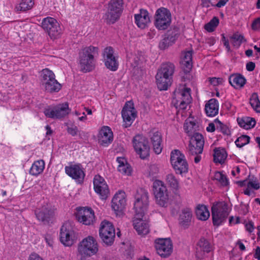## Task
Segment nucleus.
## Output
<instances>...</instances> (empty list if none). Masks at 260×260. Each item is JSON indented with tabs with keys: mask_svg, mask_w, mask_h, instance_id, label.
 <instances>
[{
	"mask_svg": "<svg viewBox=\"0 0 260 260\" xmlns=\"http://www.w3.org/2000/svg\"><path fill=\"white\" fill-rule=\"evenodd\" d=\"M148 192L146 189L140 188L137 190L134 207L135 214L133 225L138 234L140 235H145L149 231L148 223L142 220L148 207Z\"/></svg>",
	"mask_w": 260,
	"mask_h": 260,
	"instance_id": "obj_1",
	"label": "nucleus"
},
{
	"mask_svg": "<svg viewBox=\"0 0 260 260\" xmlns=\"http://www.w3.org/2000/svg\"><path fill=\"white\" fill-rule=\"evenodd\" d=\"M99 48L92 46L83 48L79 53V64L80 70L84 72H89L95 67V57L98 55Z\"/></svg>",
	"mask_w": 260,
	"mask_h": 260,
	"instance_id": "obj_2",
	"label": "nucleus"
},
{
	"mask_svg": "<svg viewBox=\"0 0 260 260\" xmlns=\"http://www.w3.org/2000/svg\"><path fill=\"white\" fill-rule=\"evenodd\" d=\"M204 145V139L202 135L195 133L191 138L189 144L187 148V154L191 160L199 163L201 160V154Z\"/></svg>",
	"mask_w": 260,
	"mask_h": 260,
	"instance_id": "obj_3",
	"label": "nucleus"
},
{
	"mask_svg": "<svg viewBox=\"0 0 260 260\" xmlns=\"http://www.w3.org/2000/svg\"><path fill=\"white\" fill-rule=\"evenodd\" d=\"M190 91V89L185 86H180L175 90L172 104L176 109L184 110L191 103L192 98Z\"/></svg>",
	"mask_w": 260,
	"mask_h": 260,
	"instance_id": "obj_4",
	"label": "nucleus"
},
{
	"mask_svg": "<svg viewBox=\"0 0 260 260\" xmlns=\"http://www.w3.org/2000/svg\"><path fill=\"white\" fill-rule=\"evenodd\" d=\"M123 0H111L108 3L104 19L109 24H113L120 17L123 10Z\"/></svg>",
	"mask_w": 260,
	"mask_h": 260,
	"instance_id": "obj_5",
	"label": "nucleus"
},
{
	"mask_svg": "<svg viewBox=\"0 0 260 260\" xmlns=\"http://www.w3.org/2000/svg\"><path fill=\"white\" fill-rule=\"evenodd\" d=\"M211 213L213 224L220 225L226 220L229 215L227 204L224 202L214 203Z\"/></svg>",
	"mask_w": 260,
	"mask_h": 260,
	"instance_id": "obj_6",
	"label": "nucleus"
},
{
	"mask_svg": "<svg viewBox=\"0 0 260 260\" xmlns=\"http://www.w3.org/2000/svg\"><path fill=\"white\" fill-rule=\"evenodd\" d=\"M171 162L177 174H182L188 172V165L184 155L178 150H174L171 154Z\"/></svg>",
	"mask_w": 260,
	"mask_h": 260,
	"instance_id": "obj_7",
	"label": "nucleus"
},
{
	"mask_svg": "<svg viewBox=\"0 0 260 260\" xmlns=\"http://www.w3.org/2000/svg\"><path fill=\"white\" fill-rule=\"evenodd\" d=\"M153 191L157 204L161 207L167 206L169 201V192L164 183L159 180L153 183Z\"/></svg>",
	"mask_w": 260,
	"mask_h": 260,
	"instance_id": "obj_8",
	"label": "nucleus"
},
{
	"mask_svg": "<svg viewBox=\"0 0 260 260\" xmlns=\"http://www.w3.org/2000/svg\"><path fill=\"white\" fill-rule=\"evenodd\" d=\"M70 112L69 104L65 102L52 107L46 108L44 113L48 118L60 119L67 116Z\"/></svg>",
	"mask_w": 260,
	"mask_h": 260,
	"instance_id": "obj_9",
	"label": "nucleus"
},
{
	"mask_svg": "<svg viewBox=\"0 0 260 260\" xmlns=\"http://www.w3.org/2000/svg\"><path fill=\"white\" fill-rule=\"evenodd\" d=\"M42 27L52 39L57 38L61 34V28L56 19L47 17L43 19Z\"/></svg>",
	"mask_w": 260,
	"mask_h": 260,
	"instance_id": "obj_10",
	"label": "nucleus"
},
{
	"mask_svg": "<svg viewBox=\"0 0 260 260\" xmlns=\"http://www.w3.org/2000/svg\"><path fill=\"white\" fill-rule=\"evenodd\" d=\"M171 14L169 10L161 7L158 9L155 14V26L159 30H165L170 25Z\"/></svg>",
	"mask_w": 260,
	"mask_h": 260,
	"instance_id": "obj_11",
	"label": "nucleus"
},
{
	"mask_svg": "<svg viewBox=\"0 0 260 260\" xmlns=\"http://www.w3.org/2000/svg\"><path fill=\"white\" fill-rule=\"evenodd\" d=\"M100 236L104 243L111 245L114 242L115 232L113 224L107 220L103 221L101 223L99 230Z\"/></svg>",
	"mask_w": 260,
	"mask_h": 260,
	"instance_id": "obj_12",
	"label": "nucleus"
},
{
	"mask_svg": "<svg viewBox=\"0 0 260 260\" xmlns=\"http://www.w3.org/2000/svg\"><path fill=\"white\" fill-rule=\"evenodd\" d=\"M133 145L137 153L141 159H144L149 155L150 148L147 140L141 135H137L133 139Z\"/></svg>",
	"mask_w": 260,
	"mask_h": 260,
	"instance_id": "obj_13",
	"label": "nucleus"
},
{
	"mask_svg": "<svg viewBox=\"0 0 260 260\" xmlns=\"http://www.w3.org/2000/svg\"><path fill=\"white\" fill-rule=\"evenodd\" d=\"M154 246L158 254L162 257L169 256L173 251V244L170 238H157Z\"/></svg>",
	"mask_w": 260,
	"mask_h": 260,
	"instance_id": "obj_14",
	"label": "nucleus"
},
{
	"mask_svg": "<svg viewBox=\"0 0 260 260\" xmlns=\"http://www.w3.org/2000/svg\"><path fill=\"white\" fill-rule=\"evenodd\" d=\"M78 250L81 254L90 256L98 251V244L93 237L88 236L80 243Z\"/></svg>",
	"mask_w": 260,
	"mask_h": 260,
	"instance_id": "obj_15",
	"label": "nucleus"
},
{
	"mask_svg": "<svg viewBox=\"0 0 260 260\" xmlns=\"http://www.w3.org/2000/svg\"><path fill=\"white\" fill-rule=\"evenodd\" d=\"M76 217L79 222L86 225L93 224L95 220L94 212L91 208H79Z\"/></svg>",
	"mask_w": 260,
	"mask_h": 260,
	"instance_id": "obj_16",
	"label": "nucleus"
},
{
	"mask_svg": "<svg viewBox=\"0 0 260 260\" xmlns=\"http://www.w3.org/2000/svg\"><path fill=\"white\" fill-rule=\"evenodd\" d=\"M137 116L136 111L134 107V104L131 102H127L122 110V116L124 122V127L131 125Z\"/></svg>",
	"mask_w": 260,
	"mask_h": 260,
	"instance_id": "obj_17",
	"label": "nucleus"
},
{
	"mask_svg": "<svg viewBox=\"0 0 260 260\" xmlns=\"http://www.w3.org/2000/svg\"><path fill=\"white\" fill-rule=\"evenodd\" d=\"M94 189L103 200L106 199L109 194V190L105 179L99 175H95L93 179Z\"/></svg>",
	"mask_w": 260,
	"mask_h": 260,
	"instance_id": "obj_18",
	"label": "nucleus"
},
{
	"mask_svg": "<svg viewBox=\"0 0 260 260\" xmlns=\"http://www.w3.org/2000/svg\"><path fill=\"white\" fill-rule=\"evenodd\" d=\"M74 232L71 226L64 224L60 229V240L61 242L66 246H70L74 243Z\"/></svg>",
	"mask_w": 260,
	"mask_h": 260,
	"instance_id": "obj_19",
	"label": "nucleus"
},
{
	"mask_svg": "<svg viewBox=\"0 0 260 260\" xmlns=\"http://www.w3.org/2000/svg\"><path fill=\"white\" fill-rule=\"evenodd\" d=\"M178 37V30L176 29L168 30L159 42V48L161 50H165L172 45Z\"/></svg>",
	"mask_w": 260,
	"mask_h": 260,
	"instance_id": "obj_20",
	"label": "nucleus"
},
{
	"mask_svg": "<svg viewBox=\"0 0 260 260\" xmlns=\"http://www.w3.org/2000/svg\"><path fill=\"white\" fill-rule=\"evenodd\" d=\"M126 205L125 194L124 191H119L112 200V207L115 212H121Z\"/></svg>",
	"mask_w": 260,
	"mask_h": 260,
	"instance_id": "obj_21",
	"label": "nucleus"
},
{
	"mask_svg": "<svg viewBox=\"0 0 260 260\" xmlns=\"http://www.w3.org/2000/svg\"><path fill=\"white\" fill-rule=\"evenodd\" d=\"M65 171L73 179L79 181L83 180L85 176L81 165L80 164L71 165L69 166H66Z\"/></svg>",
	"mask_w": 260,
	"mask_h": 260,
	"instance_id": "obj_22",
	"label": "nucleus"
},
{
	"mask_svg": "<svg viewBox=\"0 0 260 260\" xmlns=\"http://www.w3.org/2000/svg\"><path fill=\"white\" fill-rule=\"evenodd\" d=\"M212 250V246L209 241L204 238H201L199 241L196 248V257L202 259L206 253H209Z\"/></svg>",
	"mask_w": 260,
	"mask_h": 260,
	"instance_id": "obj_23",
	"label": "nucleus"
},
{
	"mask_svg": "<svg viewBox=\"0 0 260 260\" xmlns=\"http://www.w3.org/2000/svg\"><path fill=\"white\" fill-rule=\"evenodd\" d=\"M35 214L39 220L44 223H48L53 216L54 212L48 206L45 205L41 208L37 209L35 211Z\"/></svg>",
	"mask_w": 260,
	"mask_h": 260,
	"instance_id": "obj_24",
	"label": "nucleus"
},
{
	"mask_svg": "<svg viewBox=\"0 0 260 260\" xmlns=\"http://www.w3.org/2000/svg\"><path fill=\"white\" fill-rule=\"evenodd\" d=\"M113 133L108 126L103 127L100 131L99 143L100 145L107 146L113 141Z\"/></svg>",
	"mask_w": 260,
	"mask_h": 260,
	"instance_id": "obj_25",
	"label": "nucleus"
},
{
	"mask_svg": "<svg viewBox=\"0 0 260 260\" xmlns=\"http://www.w3.org/2000/svg\"><path fill=\"white\" fill-rule=\"evenodd\" d=\"M135 23L141 28H145L150 22V17L147 11L141 9L139 14L135 15Z\"/></svg>",
	"mask_w": 260,
	"mask_h": 260,
	"instance_id": "obj_26",
	"label": "nucleus"
},
{
	"mask_svg": "<svg viewBox=\"0 0 260 260\" xmlns=\"http://www.w3.org/2000/svg\"><path fill=\"white\" fill-rule=\"evenodd\" d=\"M230 84L235 89H241L246 83L245 77L240 74H235L231 75L229 78Z\"/></svg>",
	"mask_w": 260,
	"mask_h": 260,
	"instance_id": "obj_27",
	"label": "nucleus"
},
{
	"mask_svg": "<svg viewBox=\"0 0 260 260\" xmlns=\"http://www.w3.org/2000/svg\"><path fill=\"white\" fill-rule=\"evenodd\" d=\"M218 102L215 99H211L206 104L205 110L207 115L213 117L218 113Z\"/></svg>",
	"mask_w": 260,
	"mask_h": 260,
	"instance_id": "obj_28",
	"label": "nucleus"
},
{
	"mask_svg": "<svg viewBox=\"0 0 260 260\" xmlns=\"http://www.w3.org/2000/svg\"><path fill=\"white\" fill-rule=\"evenodd\" d=\"M155 78L157 86L160 90H167L171 84L172 78L162 75L161 73H157Z\"/></svg>",
	"mask_w": 260,
	"mask_h": 260,
	"instance_id": "obj_29",
	"label": "nucleus"
},
{
	"mask_svg": "<svg viewBox=\"0 0 260 260\" xmlns=\"http://www.w3.org/2000/svg\"><path fill=\"white\" fill-rule=\"evenodd\" d=\"M150 139L153 145V150L155 153L159 154L161 152L162 146L161 144V136L159 132H155L150 136Z\"/></svg>",
	"mask_w": 260,
	"mask_h": 260,
	"instance_id": "obj_30",
	"label": "nucleus"
},
{
	"mask_svg": "<svg viewBox=\"0 0 260 260\" xmlns=\"http://www.w3.org/2000/svg\"><path fill=\"white\" fill-rule=\"evenodd\" d=\"M192 218V211L190 208H185L182 210L179 216L180 223L186 227L189 225Z\"/></svg>",
	"mask_w": 260,
	"mask_h": 260,
	"instance_id": "obj_31",
	"label": "nucleus"
},
{
	"mask_svg": "<svg viewBox=\"0 0 260 260\" xmlns=\"http://www.w3.org/2000/svg\"><path fill=\"white\" fill-rule=\"evenodd\" d=\"M55 76L54 73L48 69L42 70L40 75V80L42 85L47 84L51 81L55 82Z\"/></svg>",
	"mask_w": 260,
	"mask_h": 260,
	"instance_id": "obj_32",
	"label": "nucleus"
},
{
	"mask_svg": "<svg viewBox=\"0 0 260 260\" xmlns=\"http://www.w3.org/2000/svg\"><path fill=\"white\" fill-rule=\"evenodd\" d=\"M192 51H188L184 53L181 61L184 72H189L192 67Z\"/></svg>",
	"mask_w": 260,
	"mask_h": 260,
	"instance_id": "obj_33",
	"label": "nucleus"
},
{
	"mask_svg": "<svg viewBox=\"0 0 260 260\" xmlns=\"http://www.w3.org/2000/svg\"><path fill=\"white\" fill-rule=\"evenodd\" d=\"M175 70L174 65L170 62L163 63L158 70V73H161L162 75L172 78Z\"/></svg>",
	"mask_w": 260,
	"mask_h": 260,
	"instance_id": "obj_34",
	"label": "nucleus"
},
{
	"mask_svg": "<svg viewBox=\"0 0 260 260\" xmlns=\"http://www.w3.org/2000/svg\"><path fill=\"white\" fill-rule=\"evenodd\" d=\"M237 122L240 127L246 129L253 127L256 124L255 119L250 117L238 118Z\"/></svg>",
	"mask_w": 260,
	"mask_h": 260,
	"instance_id": "obj_35",
	"label": "nucleus"
},
{
	"mask_svg": "<svg viewBox=\"0 0 260 260\" xmlns=\"http://www.w3.org/2000/svg\"><path fill=\"white\" fill-rule=\"evenodd\" d=\"M44 168V161L42 159L37 160L32 165L29 173L33 176H38L43 172Z\"/></svg>",
	"mask_w": 260,
	"mask_h": 260,
	"instance_id": "obj_36",
	"label": "nucleus"
},
{
	"mask_svg": "<svg viewBox=\"0 0 260 260\" xmlns=\"http://www.w3.org/2000/svg\"><path fill=\"white\" fill-rule=\"evenodd\" d=\"M165 180L166 183L172 189L175 191H178L179 189V181L173 174H167Z\"/></svg>",
	"mask_w": 260,
	"mask_h": 260,
	"instance_id": "obj_37",
	"label": "nucleus"
},
{
	"mask_svg": "<svg viewBox=\"0 0 260 260\" xmlns=\"http://www.w3.org/2000/svg\"><path fill=\"white\" fill-rule=\"evenodd\" d=\"M196 214L197 218L201 220H206L210 216L209 211L205 205H198L197 207Z\"/></svg>",
	"mask_w": 260,
	"mask_h": 260,
	"instance_id": "obj_38",
	"label": "nucleus"
},
{
	"mask_svg": "<svg viewBox=\"0 0 260 260\" xmlns=\"http://www.w3.org/2000/svg\"><path fill=\"white\" fill-rule=\"evenodd\" d=\"M42 86L45 89V91L47 92L53 93L58 92L61 88V84L55 79V82L51 81L48 82L47 84L43 85Z\"/></svg>",
	"mask_w": 260,
	"mask_h": 260,
	"instance_id": "obj_39",
	"label": "nucleus"
},
{
	"mask_svg": "<svg viewBox=\"0 0 260 260\" xmlns=\"http://www.w3.org/2000/svg\"><path fill=\"white\" fill-rule=\"evenodd\" d=\"M227 153L224 149L215 148L213 154L214 161L216 163H223L226 158Z\"/></svg>",
	"mask_w": 260,
	"mask_h": 260,
	"instance_id": "obj_40",
	"label": "nucleus"
},
{
	"mask_svg": "<svg viewBox=\"0 0 260 260\" xmlns=\"http://www.w3.org/2000/svg\"><path fill=\"white\" fill-rule=\"evenodd\" d=\"M184 129L189 136H192L196 133H194L198 127L196 123L190 120L189 118L187 119L184 124Z\"/></svg>",
	"mask_w": 260,
	"mask_h": 260,
	"instance_id": "obj_41",
	"label": "nucleus"
},
{
	"mask_svg": "<svg viewBox=\"0 0 260 260\" xmlns=\"http://www.w3.org/2000/svg\"><path fill=\"white\" fill-rule=\"evenodd\" d=\"M34 5V0H21L15 7L17 11H25L31 9Z\"/></svg>",
	"mask_w": 260,
	"mask_h": 260,
	"instance_id": "obj_42",
	"label": "nucleus"
},
{
	"mask_svg": "<svg viewBox=\"0 0 260 260\" xmlns=\"http://www.w3.org/2000/svg\"><path fill=\"white\" fill-rule=\"evenodd\" d=\"M103 61L107 68L110 71H116L118 68L119 63L116 56Z\"/></svg>",
	"mask_w": 260,
	"mask_h": 260,
	"instance_id": "obj_43",
	"label": "nucleus"
},
{
	"mask_svg": "<svg viewBox=\"0 0 260 260\" xmlns=\"http://www.w3.org/2000/svg\"><path fill=\"white\" fill-rule=\"evenodd\" d=\"M231 43L236 47H239L242 42H245L244 37L238 33H235L230 37Z\"/></svg>",
	"mask_w": 260,
	"mask_h": 260,
	"instance_id": "obj_44",
	"label": "nucleus"
},
{
	"mask_svg": "<svg viewBox=\"0 0 260 260\" xmlns=\"http://www.w3.org/2000/svg\"><path fill=\"white\" fill-rule=\"evenodd\" d=\"M250 104L252 108L256 112L260 113V101L257 93H253L250 98Z\"/></svg>",
	"mask_w": 260,
	"mask_h": 260,
	"instance_id": "obj_45",
	"label": "nucleus"
},
{
	"mask_svg": "<svg viewBox=\"0 0 260 260\" xmlns=\"http://www.w3.org/2000/svg\"><path fill=\"white\" fill-rule=\"evenodd\" d=\"M219 24V19L217 17H213L209 22L205 25V29L209 32H212Z\"/></svg>",
	"mask_w": 260,
	"mask_h": 260,
	"instance_id": "obj_46",
	"label": "nucleus"
},
{
	"mask_svg": "<svg viewBox=\"0 0 260 260\" xmlns=\"http://www.w3.org/2000/svg\"><path fill=\"white\" fill-rule=\"evenodd\" d=\"M214 178L215 180L218 181L222 186H227L229 184V181L226 177L219 172H216Z\"/></svg>",
	"mask_w": 260,
	"mask_h": 260,
	"instance_id": "obj_47",
	"label": "nucleus"
},
{
	"mask_svg": "<svg viewBox=\"0 0 260 260\" xmlns=\"http://www.w3.org/2000/svg\"><path fill=\"white\" fill-rule=\"evenodd\" d=\"M250 137L247 135H242L237 139L235 144L238 147L241 148L249 143Z\"/></svg>",
	"mask_w": 260,
	"mask_h": 260,
	"instance_id": "obj_48",
	"label": "nucleus"
},
{
	"mask_svg": "<svg viewBox=\"0 0 260 260\" xmlns=\"http://www.w3.org/2000/svg\"><path fill=\"white\" fill-rule=\"evenodd\" d=\"M114 53V51L112 47H107L105 48L102 52L103 60H108L109 58L115 57Z\"/></svg>",
	"mask_w": 260,
	"mask_h": 260,
	"instance_id": "obj_49",
	"label": "nucleus"
},
{
	"mask_svg": "<svg viewBox=\"0 0 260 260\" xmlns=\"http://www.w3.org/2000/svg\"><path fill=\"white\" fill-rule=\"evenodd\" d=\"M117 169L118 171L122 174H124L127 176L131 174L132 168L130 165L127 163L123 165H118Z\"/></svg>",
	"mask_w": 260,
	"mask_h": 260,
	"instance_id": "obj_50",
	"label": "nucleus"
},
{
	"mask_svg": "<svg viewBox=\"0 0 260 260\" xmlns=\"http://www.w3.org/2000/svg\"><path fill=\"white\" fill-rule=\"evenodd\" d=\"M214 122L216 124L217 129H219L223 134L227 135L230 134V130L226 125L222 123L218 119H215Z\"/></svg>",
	"mask_w": 260,
	"mask_h": 260,
	"instance_id": "obj_51",
	"label": "nucleus"
},
{
	"mask_svg": "<svg viewBox=\"0 0 260 260\" xmlns=\"http://www.w3.org/2000/svg\"><path fill=\"white\" fill-rule=\"evenodd\" d=\"M247 186L255 190L258 189L260 187L258 180L256 179L248 181Z\"/></svg>",
	"mask_w": 260,
	"mask_h": 260,
	"instance_id": "obj_52",
	"label": "nucleus"
},
{
	"mask_svg": "<svg viewBox=\"0 0 260 260\" xmlns=\"http://www.w3.org/2000/svg\"><path fill=\"white\" fill-rule=\"evenodd\" d=\"M67 131L69 134H70L72 136H75L77 135L78 132V129L76 126L72 125L71 126L68 127Z\"/></svg>",
	"mask_w": 260,
	"mask_h": 260,
	"instance_id": "obj_53",
	"label": "nucleus"
},
{
	"mask_svg": "<svg viewBox=\"0 0 260 260\" xmlns=\"http://www.w3.org/2000/svg\"><path fill=\"white\" fill-rule=\"evenodd\" d=\"M209 81L211 84L213 85V86H217L220 84H221L223 81L222 78H209Z\"/></svg>",
	"mask_w": 260,
	"mask_h": 260,
	"instance_id": "obj_54",
	"label": "nucleus"
},
{
	"mask_svg": "<svg viewBox=\"0 0 260 260\" xmlns=\"http://www.w3.org/2000/svg\"><path fill=\"white\" fill-rule=\"evenodd\" d=\"M251 27L253 30H257L260 28V17L256 18L253 21Z\"/></svg>",
	"mask_w": 260,
	"mask_h": 260,
	"instance_id": "obj_55",
	"label": "nucleus"
},
{
	"mask_svg": "<svg viewBox=\"0 0 260 260\" xmlns=\"http://www.w3.org/2000/svg\"><path fill=\"white\" fill-rule=\"evenodd\" d=\"M245 226L246 231L249 233H251L253 231L254 224L252 221H249L248 223H246Z\"/></svg>",
	"mask_w": 260,
	"mask_h": 260,
	"instance_id": "obj_56",
	"label": "nucleus"
},
{
	"mask_svg": "<svg viewBox=\"0 0 260 260\" xmlns=\"http://www.w3.org/2000/svg\"><path fill=\"white\" fill-rule=\"evenodd\" d=\"M158 172L159 169L157 166L153 165L150 167V173L152 175L158 173Z\"/></svg>",
	"mask_w": 260,
	"mask_h": 260,
	"instance_id": "obj_57",
	"label": "nucleus"
},
{
	"mask_svg": "<svg viewBox=\"0 0 260 260\" xmlns=\"http://www.w3.org/2000/svg\"><path fill=\"white\" fill-rule=\"evenodd\" d=\"M255 65L253 62L250 61L246 64V69L248 71H252L254 70Z\"/></svg>",
	"mask_w": 260,
	"mask_h": 260,
	"instance_id": "obj_58",
	"label": "nucleus"
},
{
	"mask_svg": "<svg viewBox=\"0 0 260 260\" xmlns=\"http://www.w3.org/2000/svg\"><path fill=\"white\" fill-rule=\"evenodd\" d=\"M215 125L216 124L214 123H210L208 126L206 128L207 131L209 132H213L215 130Z\"/></svg>",
	"mask_w": 260,
	"mask_h": 260,
	"instance_id": "obj_59",
	"label": "nucleus"
},
{
	"mask_svg": "<svg viewBox=\"0 0 260 260\" xmlns=\"http://www.w3.org/2000/svg\"><path fill=\"white\" fill-rule=\"evenodd\" d=\"M222 42L223 43V44L225 48H226L227 50L229 51L230 50V46L229 44V40L226 39L225 37L223 36L222 39Z\"/></svg>",
	"mask_w": 260,
	"mask_h": 260,
	"instance_id": "obj_60",
	"label": "nucleus"
},
{
	"mask_svg": "<svg viewBox=\"0 0 260 260\" xmlns=\"http://www.w3.org/2000/svg\"><path fill=\"white\" fill-rule=\"evenodd\" d=\"M228 1L229 0H219L215 6L218 8H221L224 6Z\"/></svg>",
	"mask_w": 260,
	"mask_h": 260,
	"instance_id": "obj_61",
	"label": "nucleus"
},
{
	"mask_svg": "<svg viewBox=\"0 0 260 260\" xmlns=\"http://www.w3.org/2000/svg\"><path fill=\"white\" fill-rule=\"evenodd\" d=\"M29 260H43L39 255L34 253L31 254L29 256Z\"/></svg>",
	"mask_w": 260,
	"mask_h": 260,
	"instance_id": "obj_62",
	"label": "nucleus"
},
{
	"mask_svg": "<svg viewBox=\"0 0 260 260\" xmlns=\"http://www.w3.org/2000/svg\"><path fill=\"white\" fill-rule=\"evenodd\" d=\"M117 161L119 164L118 165H123L127 163L125 159L121 157H118L117 158Z\"/></svg>",
	"mask_w": 260,
	"mask_h": 260,
	"instance_id": "obj_63",
	"label": "nucleus"
},
{
	"mask_svg": "<svg viewBox=\"0 0 260 260\" xmlns=\"http://www.w3.org/2000/svg\"><path fill=\"white\" fill-rule=\"evenodd\" d=\"M255 257L258 260H260V247H257L255 250Z\"/></svg>",
	"mask_w": 260,
	"mask_h": 260,
	"instance_id": "obj_64",
	"label": "nucleus"
}]
</instances>
